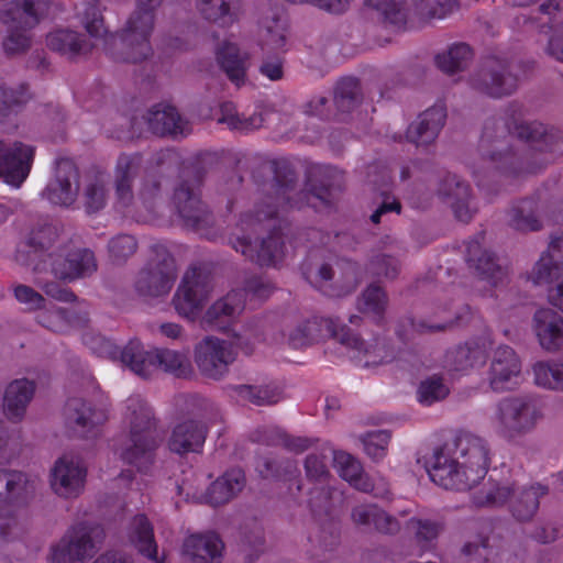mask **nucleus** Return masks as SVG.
<instances>
[{
    "label": "nucleus",
    "mask_w": 563,
    "mask_h": 563,
    "mask_svg": "<svg viewBox=\"0 0 563 563\" xmlns=\"http://www.w3.org/2000/svg\"><path fill=\"white\" fill-rule=\"evenodd\" d=\"M520 107L511 102L496 115L488 118L483 128L479 150L483 157L497 164L505 172H515V154L510 137L529 143L534 154L527 169L536 173L554 159V154H563V131L541 122H522L519 120Z\"/></svg>",
    "instance_id": "obj_1"
},
{
    "label": "nucleus",
    "mask_w": 563,
    "mask_h": 563,
    "mask_svg": "<svg viewBox=\"0 0 563 563\" xmlns=\"http://www.w3.org/2000/svg\"><path fill=\"white\" fill-rule=\"evenodd\" d=\"M490 462L488 442L473 433L460 432L434 448L426 460L432 482L445 489L468 490L487 474Z\"/></svg>",
    "instance_id": "obj_2"
},
{
    "label": "nucleus",
    "mask_w": 563,
    "mask_h": 563,
    "mask_svg": "<svg viewBox=\"0 0 563 563\" xmlns=\"http://www.w3.org/2000/svg\"><path fill=\"white\" fill-rule=\"evenodd\" d=\"M338 172L332 167L324 168L318 178L316 174L309 180V191L298 188V177L290 164L286 161L274 163V185L275 197L267 196L265 200L255 207L254 213H245L241 218V223L253 225L279 217L280 212L290 209H299L305 205L311 203V198L318 199L322 205L330 206L334 199V190L339 189L330 178Z\"/></svg>",
    "instance_id": "obj_3"
},
{
    "label": "nucleus",
    "mask_w": 563,
    "mask_h": 563,
    "mask_svg": "<svg viewBox=\"0 0 563 563\" xmlns=\"http://www.w3.org/2000/svg\"><path fill=\"white\" fill-rule=\"evenodd\" d=\"M125 419L130 428V444L122 451V460L146 472L155 460V452L162 442L153 409L146 401L133 397L128 399Z\"/></svg>",
    "instance_id": "obj_4"
},
{
    "label": "nucleus",
    "mask_w": 563,
    "mask_h": 563,
    "mask_svg": "<svg viewBox=\"0 0 563 563\" xmlns=\"http://www.w3.org/2000/svg\"><path fill=\"white\" fill-rule=\"evenodd\" d=\"M199 185V172L185 170L174 190L173 201L186 229L212 240L217 235L216 219L209 207L200 199Z\"/></svg>",
    "instance_id": "obj_5"
},
{
    "label": "nucleus",
    "mask_w": 563,
    "mask_h": 563,
    "mask_svg": "<svg viewBox=\"0 0 563 563\" xmlns=\"http://www.w3.org/2000/svg\"><path fill=\"white\" fill-rule=\"evenodd\" d=\"M78 19L89 38L74 30L58 29L47 34V47L69 59L89 54L95 47L92 38H101L107 33L103 16L96 3H88L78 12Z\"/></svg>",
    "instance_id": "obj_6"
},
{
    "label": "nucleus",
    "mask_w": 563,
    "mask_h": 563,
    "mask_svg": "<svg viewBox=\"0 0 563 563\" xmlns=\"http://www.w3.org/2000/svg\"><path fill=\"white\" fill-rule=\"evenodd\" d=\"M468 85L479 95L501 99L518 90L519 78L510 59L492 56L485 58L471 74Z\"/></svg>",
    "instance_id": "obj_7"
},
{
    "label": "nucleus",
    "mask_w": 563,
    "mask_h": 563,
    "mask_svg": "<svg viewBox=\"0 0 563 563\" xmlns=\"http://www.w3.org/2000/svg\"><path fill=\"white\" fill-rule=\"evenodd\" d=\"M152 255L134 282V289L144 298H159L169 294L176 280V264L169 251L161 244L151 247Z\"/></svg>",
    "instance_id": "obj_8"
},
{
    "label": "nucleus",
    "mask_w": 563,
    "mask_h": 563,
    "mask_svg": "<svg viewBox=\"0 0 563 563\" xmlns=\"http://www.w3.org/2000/svg\"><path fill=\"white\" fill-rule=\"evenodd\" d=\"M154 26L155 19L152 15L133 10L124 26L114 36V57L126 63L146 59L152 52L150 37Z\"/></svg>",
    "instance_id": "obj_9"
},
{
    "label": "nucleus",
    "mask_w": 563,
    "mask_h": 563,
    "mask_svg": "<svg viewBox=\"0 0 563 563\" xmlns=\"http://www.w3.org/2000/svg\"><path fill=\"white\" fill-rule=\"evenodd\" d=\"M212 289L210 271L200 266L188 268L173 297L175 310L179 316L195 320L209 300Z\"/></svg>",
    "instance_id": "obj_10"
},
{
    "label": "nucleus",
    "mask_w": 563,
    "mask_h": 563,
    "mask_svg": "<svg viewBox=\"0 0 563 563\" xmlns=\"http://www.w3.org/2000/svg\"><path fill=\"white\" fill-rule=\"evenodd\" d=\"M59 238V228L52 222L37 223L26 236L19 243L15 251V262L24 266L33 273V275L44 274L48 272L49 253Z\"/></svg>",
    "instance_id": "obj_11"
},
{
    "label": "nucleus",
    "mask_w": 563,
    "mask_h": 563,
    "mask_svg": "<svg viewBox=\"0 0 563 563\" xmlns=\"http://www.w3.org/2000/svg\"><path fill=\"white\" fill-rule=\"evenodd\" d=\"M541 418L536 401L528 396H515L501 399L495 412L499 432L509 439L532 431Z\"/></svg>",
    "instance_id": "obj_12"
},
{
    "label": "nucleus",
    "mask_w": 563,
    "mask_h": 563,
    "mask_svg": "<svg viewBox=\"0 0 563 563\" xmlns=\"http://www.w3.org/2000/svg\"><path fill=\"white\" fill-rule=\"evenodd\" d=\"M103 539L99 526L80 523L73 527L58 543L52 547V563L84 562L93 556Z\"/></svg>",
    "instance_id": "obj_13"
},
{
    "label": "nucleus",
    "mask_w": 563,
    "mask_h": 563,
    "mask_svg": "<svg viewBox=\"0 0 563 563\" xmlns=\"http://www.w3.org/2000/svg\"><path fill=\"white\" fill-rule=\"evenodd\" d=\"M334 339L350 349H360L358 336L338 319L314 317L299 323L289 334V342L299 349L323 339Z\"/></svg>",
    "instance_id": "obj_14"
},
{
    "label": "nucleus",
    "mask_w": 563,
    "mask_h": 563,
    "mask_svg": "<svg viewBox=\"0 0 563 563\" xmlns=\"http://www.w3.org/2000/svg\"><path fill=\"white\" fill-rule=\"evenodd\" d=\"M235 357L232 344L216 336H206L194 350V360L200 374L213 380H219L229 373Z\"/></svg>",
    "instance_id": "obj_15"
},
{
    "label": "nucleus",
    "mask_w": 563,
    "mask_h": 563,
    "mask_svg": "<svg viewBox=\"0 0 563 563\" xmlns=\"http://www.w3.org/2000/svg\"><path fill=\"white\" fill-rule=\"evenodd\" d=\"M47 258L49 261L48 272L55 279L64 283L90 277L98 268L95 254L89 249L66 252L58 247L57 253H49Z\"/></svg>",
    "instance_id": "obj_16"
},
{
    "label": "nucleus",
    "mask_w": 563,
    "mask_h": 563,
    "mask_svg": "<svg viewBox=\"0 0 563 563\" xmlns=\"http://www.w3.org/2000/svg\"><path fill=\"white\" fill-rule=\"evenodd\" d=\"M65 426L76 438L92 439L100 433L101 426L108 420L104 409L82 398H69L64 409Z\"/></svg>",
    "instance_id": "obj_17"
},
{
    "label": "nucleus",
    "mask_w": 563,
    "mask_h": 563,
    "mask_svg": "<svg viewBox=\"0 0 563 563\" xmlns=\"http://www.w3.org/2000/svg\"><path fill=\"white\" fill-rule=\"evenodd\" d=\"M80 185V174L73 159L59 157L55 161L54 174L42 197L51 203L70 207L77 199Z\"/></svg>",
    "instance_id": "obj_18"
},
{
    "label": "nucleus",
    "mask_w": 563,
    "mask_h": 563,
    "mask_svg": "<svg viewBox=\"0 0 563 563\" xmlns=\"http://www.w3.org/2000/svg\"><path fill=\"white\" fill-rule=\"evenodd\" d=\"M435 194L443 202L450 205L455 218L462 222H470L477 210L470 185L455 174H441Z\"/></svg>",
    "instance_id": "obj_19"
},
{
    "label": "nucleus",
    "mask_w": 563,
    "mask_h": 563,
    "mask_svg": "<svg viewBox=\"0 0 563 563\" xmlns=\"http://www.w3.org/2000/svg\"><path fill=\"white\" fill-rule=\"evenodd\" d=\"M34 148L21 142L5 145L0 141V177L13 187H20L31 170Z\"/></svg>",
    "instance_id": "obj_20"
},
{
    "label": "nucleus",
    "mask_w": 563,
    "mask_h": 563,
    "mask_svg": "<svg viewBox=\"0 0 563 563\" xmlns=\"http://www.w3.org/2000/svg\"><path fill=\"white\" fill-rule=\"evenodd\" d=\"M521 374V361L515 350L508 345L498 346L490 361L488 383L494 391L512 389L518 385Z\"/></svg>",
    "instance_id": "obj_21"
},
{
    "label": "nucleus",
    "mask_w": 563,
    "mask_h": 563,
    "mask_svg": "<svg viewBox=\"0 0 563 563\" xmlns=\"http://www.w3.org/2000/svg\"><path fill=\"white\" fill-rule=\"evenodd\" d=\"M483 240L484 234L478 233L467 243L465 258L468 267L482 279L497 286L506 279L507 268L493 252L483 247Z\"/></svg>",
    "instance_id": "obj_22"
},
{
    "label": "nucleus",
    "mask_w": 563,
    "mask_h": 563,
    "mask_svg": "<svg viewBox=\"0 0 563 563\" xmlns=\"http://www.w3.org/2000/svg\"><path fill=\"white\" fill-rule=\"evenodd\" d=\"M230 244L240 252L246 260L260 266L276 264L283 256L284 241L282 234L273 231L267 238L262 239L260 244L253 245L245 236H231Z\"/></svg>",
    "instance_id": "obj_23"
},
{
    "label": "nucleus",
    "mask_w": 563,
    "mask_h": 563,
    "mask_svg": "<svg viewBox=\"0 0 563 563\" xmlns=\"http://www.w3.org/2000/svg\"><path fill=\"white\" fill-rule=\"evenodd\" d=\"M86 470L73 459H58L51 471V487L63 498H75L84 489Z\"/></svg>",
    "instance_id": "obj_24"
},
{
    "label": "nucleus",
    "mask_w": 563,
    "mask_h": 563,
    "mask_svg": "<svg viewBox=\"0 0 563 563\" xmlns=\"http://www.w3.org/2000/svg\"><path fill=\"white\" fill-rule=\"evenodd\" d=\"M532 330L547 352L563 351V316L552 308H539L532 317Z\"/></svg>",
    "instance_id": "obj_25"
},
{
    "label": "nucleus",
    "mask_w": 563,
    "mask_h": 563,
    "mask_svg": "<svg viewBox=\"0 0 563 563\" xmlns=\"http://www.w3.org/2000/svg\"><path fill=\"white\" fill-rule=\"evenodd\" d=\"M446 111L442 106H433L423 111L409 124L406 137L417 146H428L439 136L444 126Z\"/></svg>",
    "instance_id": "obj_26"
},
{
    "label": "nucleus",
    "mask_w": 563,
    "mask_h": 563,
    "mask_svg": "<svg viewBox=\"0 0 563 563\" xmlns=\"http://www.w3.org/2000/svg\"><path fill=\"white\" fill-rule=\"evenodd\" d=\"M223 547L222 540L214 532L194 533L184 540L181 554L191 563H216Z\"/></svg>",
    "instance_id": "obj_27"
},
{
    "label": "nucleus",
    "mask_w": 563,
    "mask_h": 563,
    "mask_svg": "<svg viewBox=\"0 0 563 563\" xmlns=\"http://www.w3.org/2000/svg\"><path fill=\"white\" fill-rule=\"evenodd\" d=\"M444 529L442 520L423 516H413L405 523V531L419 554L434 550Z\"/></svg>",
    "instance_id": "obj_28"
},
{
    "label": "nucleus",
    "mask_w": 563,
    "mask_h": 563,
    "mask_svg": "<svg viewBox=\"0 0 563 563\" xmlns=\"http://www.w3.org/2000/svg\"><path fill=\"white\" fill-rule=\"evenodd\" d=\"M216 60L220 69L236 87L245 82L249 68V54L241 52L235 43L222 41L214 48Z\"/></svg>",
    "instance_id": "obj_29"
},
{
    "label": "nucleus",
    "mask_w": 563,
    "mask_h": 563,
    "mask_svg": "<svg viewBox=\"0 0 563 563\" xmlns=\"http://www.w3.org/2000/svg\"><path fill=\"white\" fill-rule=\"evenodd\" d=\"M563 276V234L551 238L548 250L531 271L534 284H552Z\"/></svg>",
    "instance_id": "obj_30"
},
{
    "label": "nucleus",
    "mask_w": 563,
    "mask_h": 563,
    "mask_svg": "<svg viewBox=\"0 0 563 563\" xmlns=\"http://www.w3.org/2000/svg\"><path fill=\"white\" fill-rule=\"evenodd\" d=\"M52 0H13L0 10V22L35 26L46 14Z\"/></svg>",
    "instance_id": "obj_31"
},
{
    "label": "nucleus",
    "mask_w": 563,
    "mask_h": 563,
    "mask_svg": "<svg viewBox=\"0 0 563 563\" xmlns=\"http://www.w3.org/2000/svg\"><path fill=\"white\" fill-rule=\"evenodd\" d=\"M207 432V427L203 423L192 419L185 420L173 429L168 439V448L179 455L200 452Z\"/></svg>",
    "instance_id": "obj_32"
},
{
    "label": "nucleus",
    "mask_w": 563,
    "mask_h": 563,
    "mask_svg": "<svg viewBox=\"0 0 563 563\" xmlns=\"http://www.w3.org/2000/svg\"><path fill=\"white\" fill-rule=\"evenodd\" d=\"M145 119L148 129L156 135L177 139L188 133L187 122L173 106L156 104L148 110Z\"/></svg>",
    "instance_id": "obj_33"
},
{
    "label": "nucleus",
    "mask_w": 563,
    "mask_h": 563,
    "mask_svg": "<svg viewBox=\"0 0 563 563\" xmlns=\"http://www.w3.org/2000/svg\"><path fill=\"white\" fill-rule=\"evenodd\" d=\"M142 165L140 154L119 156L114 170L115 196L123 207H128L134 199L133 181L136 178Z\"/></svg>",
    "instance_id": "obj_34"
},
{
    "label": "nucleus",
    "mask_w": 563,
    "mask_h": 563,
    "mask_svg": "<svg viewBox=\"0 0 563 563\" xmlns=\"http://www.w3.org/2000/svg\"><path fill=\"white\" fill-rule=\"evenodd\" d=\"M29 498L9 501L0 505V537L3 540L20 538L27 529L29 514L26 505Z\"/></svg>",
    "instance_id": "obj_35"
},
{
    "label": "nucleus",
    "mask_w": 563,
    "mask_h": 563,
    "mask_svg": "<svg viewBox=\"0 0 563 563\" xmlns=\"http://www.w3.org/2000/svg\"><path fill=\"white\" fill-rule=\"evenodd\" d=\"M35 393V384L26 378L11 382L4 391L3 409L10 420L23 418L26 407Z\"/></svg>",
    "instance_id": "obj_36"
},
{
    "label": "nucleus",
    "mask_w": 563,
    "mask_h": 563,
    "mask_svg": "<svg viewBox=\"0 0 563 563\" xmlns=\"http://www.w3.org/2000/svg\"><path fill=\"white\" fill-rule=\"evenodd\" d=\"M548 493L549 488L541 484L516 489L509 504L512 517L520 522L530 521L539 509L540 498L547 496Z\"/></svg>",
    "instance_id": "obj_37"
},
{
    "label": "nucleus",
    "mask_w": 563,
    "mask_h": 563,
    "mask_svg": "<svg viewBox=\"0 0 563 563\" xmlns=\"http://www.w3.org/2000/svg\"><path fill=\"white\" fill-rule=\"evenodd\" d=\"M352 520L356 525L373 527L384 534H396L401 526L396 517L375 505H360L352 509Z\"/></svg>",
    "instance_id": "obj_38"
},
{
    "label": "nucleus",
    "mask_w": 563,
    "mask_h": 563,
    "mask_svg": "<svg viewBox=\"0 0 563 563\" xmlns=\"http://www.w3.org/2000/svg\"><path fill=\"white\" fill-rule=\"evenodd\" d=\"M245 485V475L240 468H232L216 479L208 488V503L220 506L235 497Z\"/></svg>",
    "instance_id": "obj_39"
},
{
    "label": "nucleus",
    "mask_w": 563,
    "mask_h": 563,
    "mask_svg": "<svg viewBox=\"0 0 563 563\" xmlns=\"http://www.w3.org/2000/svg\"><path fill=\"white\" fill-rule=\"evenodd\" d=\"M117 361L144 379L150 378L153 373V350L146 351L137 339L130 340L120 349Z\"/></svg>",
    "instance_id": "obj_40"
},
{
    "label": "nucleus",
    "mask_w": 563,
    "mask_h": 563,
    "mask_svg": "<svg viewBox=\"0 0 563 563\" xmlns=\"http://www.w3.org/2000/svg\"><path fill=\"white\" fill-rule=\"evenodd\" d=\"M243 309L242 295L238 291H231L208 308L202 322L209 327L222 328L224 323L240 314Z\"/></svg>",
    "instance_id": "obj_41"
},
{
    "label": "nucleus",
    "mask_w": 563,
    "mask_h": 563,
    "mask_svg": "<svg viewBox=\"0 0 563 563\" xmlns=\"http://www.w3.org/2000/svg\"><path fill=\"white\" fill-rule=\"evenodd\" d=\"M159 368L177 378H188L194 368L188 354L170 349H153V371Z\"/></svg>",
    "instance_id": "obj_42"
},
{
    "label": "nucleus",
    "mask_w": 563,
    "mask_h": 563,
    "mask_svg": "<svg viewBox=\"0 0 563 563\" xmlns=\"http://www.w3.org/2000/svg\"><path fill=\"white\" fill-rule=\"evenodd\" d=\"M129 536L131 542L141 554L155 563H165L164 559L157 556V544L154 540L153 527L144 515H137L132 519Z\"/></svg>",
    "instance_id": "obj_43"
},
{
    "label": "nucleus",
    "mask_w": 563,
    "mask_h": 563,
    "mask_svg": "<svg viewBox=\"0 0 563 563\" xmlns=\"http://www.w3.org/2000/svg\"><path fill=\"white\" fill-rule=\"evenodd\" d=\"M508 224L514 230L525 233L541 230L537 201L526 198L512 203L508 211Z\"/></svg>",
    "instance_id": "obj_44"
},
{
    "label": "nucleus",
    "mask_w": 563,
    "mask_h": 563,
    "mask_svg": "<svg viewBox=\"0 0 563 563\" xmlns=\"http://www.w3.org/2000/svg\"><path fill=\"white\" fill-rule=\"evenodd\" d=\"M515 492L514 482L509 478H497L492 474L485 487L474 496V503L479 507L503 506L510 501Z\"/></svg>",
    "instance_id": "obj_45"
},
{
    "label": "nucleus",
    "mask_w": 563,
    "mask_h": 563,
    "mask_svg": "<svg viewBox=\"0 0 563 563\" xmlns=\"http://www.w3.org/2000/svg\"><path fill=\"white\" fill-rule=\"evenodd\" d=\"M31 494L32 486L24 473L0 468V505L30 498Z\"/></svg>",
    "instance_id": "obj_46"
},
{
    "label": "nucleus",
    "mask_w": 563,
    "mask_h": 563,
    "mask_svg": "<svg viewBox=\"0 0 563 563\" xmlns=\"http://www.w3.org/2000/svg\"><path fill=\"white\" fill-rule=\"evenodd\" d=\"M334 464L338 467L340 476L354 488L363 493L373 490V484L368 476L363 473L361 463L351 454L345 452L335 453Z\"/></svg>",
    "instance_id": "obj_47"
},
{
    "label": "nucleus",
    "mask_w": 563,
    "mask_h": 563,
    "mask_svg": "<svg viewBox=\"0 0 563 563\" xmlns=\"http://www.w3.org/2000/svg\"><path fill=\"white\" fill-rule=\"evenodd\" d=\"M238 0H198L197 7L203 19L220 26H230L236 20Z\"/></svg>",
    "instance_id": "obj_48"
},
{
    "label": "nucleus",
    "mask_w": 563,
    "mask_h": 563,
    "mask_svg": "<svg viewBox=\"0 0 563 563\" xmlns=\"http://www.w3.org/2000/svg\"><path fill=\"white\" fill-rule=\"evenodd\" d=\"M473 58V51L466 43H454L435 56L437 66L446 74L463 71Z\"/></svg>",
    "instance_id": "obj_49"
},
{
    "label": "nucleus",
    "mask_w": 563,
    "mask_h": 563,
    "mask_svg": "<svg viewBox=\"0 0 563 563\" xmlns=\"http://www.w3.org/2000/svg\"><path fill=\"white\" fill-rule=\"evenodd\" d=\"M387 306L388 296L385 289L375 283L368 285L357 299L358 310L373 316L377 321L383 319Z\"/></svg>",
    "instance_id": "obj_50"
},
{
    "label": "nucleus",
    "mask_w": 563,
    "mask_h": 563,
    "mask_svg": "<svg viewBox=\"0 0 563 563\" xmlns=\"http://www.w3.org/2000/svg\"><path fill=\"white\" fill-rule=\"evenodd\" d=\"M362 100V92L358 81L352 77H345L338 81L333 102L341 113H349L354 110Z\"/></svg>",
    "instance_id": "obj_51"
},
{
    "label": "nucleus",
    "mask_w": 563,
    "mask_h": 563,
    "mask_svg": "<svg viewBox=\"0 0 563 563\" xmlns=\"http://www.w3.org/2000/svg\"><path fill=\"white\" fill-rule=\"evenodd\" d=\"M238 396L255 406H271L277 404L282 398L278 387L272 385H239L235 387Z\"/></svg>",
    "instance_id": "obj_52"
},
{
    "label": "nucleus",
    "mask_w": 563,
    "mask_h": 563,
    "mask_svg": "<svg viewBox=\"0 0 563 563\" xmlns=\"http://www.w3.org/2000/svg\"><path fill=\"white\" fill-rule=\"evenodd\" d=\"M365 3L378 13L386 24L401 27L407 21L404 0H366Z\"/></svg>",
    "instance_id": "obj_53"
},
{
    "label": "nucleus",
    "mask_w": 563,
    "mask_h": 563,
    "mask_svg": "<svg viewBox=\"0 0 563 563\" xmlns=\"http://www.w3.org/2000/svg\"><path fill=\"white\" fill-rule=\"evenodd\" d=\"M301 272L305 279L313 286H320L335 277L332 265L323 262L319 253H310L301 264Z\"/></svg>",
    "instance_id": "obj_54"
},
{
    "label": "nucleus",
    "mask_w": 563,
    "mask_h": 563,
    "mask_svg": "<svg viewBox=\"0 0 563 563\" xmlns=\"http://www.w3.org/2000/svg\"><path fill=\"white\" fill-rule=\"evenodd\" d=\"M221 115L219 123H225L230 129L240 131H251L262 125L263 118L260 113H253L250 117L239 114L233 102H223L220 107Z\"/></svg>",
    "instance_id": "obj_55"
},
{
    "label": "nucleus",
    "mask_w": 563,
    "mask_h": 563,
    "mask_svg": "<svg viewBox=\"0 0 563 563\" xmlns=\"http://www.w3.org/2000/svg\"><path fill=\"white\" fill-rule=\"evenodd\" d=\"M108 188L106 181L100 177L90 179L82 189V206L88 214L102 210L108 201Z\"/></svg>",
    "instance_id": "obj_56"
},
{
    "label": "nucleus",
    "mask_w": 563,
    "mask_h": 563,
    "mask_svg": "<svg viewBox=\"0 0 563 563\" xmlns=\"http://www.w3.org/2000/svg\"><path fill=\"white\" fill-rule=\"evenodd\" d=\"M242 545L249 563H253L265 550L264 528L257 521L245 523L242 530Z\"/></svg>",
    "instance_id": "obj_57"
},
{
    "label": "nucleus",
    "mask_w": 563,
    "mask_h": 563,
    "mask_svg": "<svg viewBox=\"0 0 563 563\" xmlns=\"http://www.w3.org/2000/svg\"><path fill=\"white\" fill-rule=\"evenodd\" d=\"M483 358L482 351L467 344L457 345L445 354V364L453 371H466L479 363Z\"/></svg>",
    "instance_id": "obj_58"
},
{
    "label": "nucleus",
    "mask_w": 563,
    "mask_h": 563,
    "mask_svg": "<svg viewBox=\"0 0 563 563\" xmlns=\"http://www.w3.org/2000/svg\"><path fill=\"white\" fill-rule=\"evenodd\" d=\"M416 15L422 20L443 19L456 8V0H411Z\"/></svg>",
    "instance_id": "obj_59"
},
{
    "label": "nucleus",
    "mask_w": 563,
    "mask_h": 563,
    "mask_svg": "<svg viewBox=\"0 0 563 563\" xmlns=\"http://www.w3.org/2000/svg\"><path fill=\"white\" fill-rule=\"evenodd\" d=\"M449 393V387L443 383V378L432 375L420 383L417 397L420 404L431 406L445 399Z\"/></svg>",
    "instance_id": "obj_60"
},
{
    "label": "nucleus",
    "mask_w": 563,
    "mask_h": 563,
    "mask_svg": "<svg viewBox=\"0 0 563 563\" xmlns=\"http://www.w3.org/2000/svg\"><path fill=\"white\" fill-rule=\"evenodd\" d=\"M137 250V240L131 235L121 233L108 242V253L111 262L117 265L125 263Z\"/></svg>",
    "instance_id": "obj_61"
},
{
    "label": "nucleus",
    "mask_w": 563,
    "mask_h": 563,
    "mask_svg": "<svg viewBox=\"0 0 563 563\" xmlns=\"http://www.w3.org/2000/svg\"><path fill=\"white\" fill-rule=\"evenodd\" d=\"M8 32L7 37L3 40V48L8 55H16L24 53L29 49L31 45V38L27 34V31L33 29L34 26H24L15 23L16 25H11L10 23H2Z\"/></svg>",
    "instance_id": "obj_62"
},
{
    "label": "nucleus",
    "mask_w": 563,
    "mask_h": 563,
    "mask_svg": "<svg viewBox=\"0 0 563 563\" xmlns=\"http://www.w3.org/2000/svg\"><path fill=\"white\" fill-rule=\"evenodd\" d=\"M533 373L537 385L549 389L563 390V363L540 362L533 366Z\"/></svg>",
    "instance_id": "obj_63"
},
{
    "label": "nucleus",
    "mask_w": 563,
    "mask_h": 563,
    "mask_svg": "<svg viewBox=\"0 0 563 563\" xmlns=\"http://www.w3.org/2000/svg\"><path fill=\"white\" fill-rule=\"evenodd\" d=\"M296 463L291 460H276L261 457L257 462V471L263 478H282L296 472Z\"/></svg>",
    "instance_id": "obj_64"
}]
</instances>
